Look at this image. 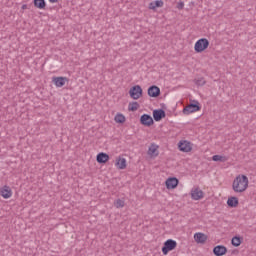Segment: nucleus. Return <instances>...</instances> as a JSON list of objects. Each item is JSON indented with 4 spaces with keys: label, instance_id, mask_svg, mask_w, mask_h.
Returning <instances> with one entry per match:
<instances>
[{
    "label": "nucleus",
    "instance_id": "30",
    "mask_svg": "<svg viewBox=\"0 0 256 256\" xmlns=\"http://www.w3.org/2000/svg\"><path fill=\"white\" fill-rule=\"evenodd\" d=\"M51 3H57L59 0H49Z\"/></svg>",
    "mask_w": 256,
    "mask_h": 256
},
{
    "label": "nucleus",
    "instance_id": "10",
    "mask_svg": "<svg viewBox=\"0 0 256 256\" xmlns=\"http://www.w3.org/2000/svg\"><path fill=\"white\" fill-rule=\"evenodd\" d=\"M165 183H166L167 189H175L177 185H179V179L175 177H171V178H168Z\"/></svg>",
    "mask_w": 256,
    "mask_h": 256
},
{
    "label": "nucleus",
    "instance_id": "3",
    "mask_svg": "<svg viewBox=\"0 0 256 256\" xmlns=\"http://www.w3.org/2000/svg\"><path fill=\"white\" fill-rule=\"evenodd\" d=\"M209 47V40L207 38H201L199 39L195 45H194V50L196 53H203L205 49Z\"/></svg>",
    "mask_w": 256,
    "mask_h": 256
},
{
    "label": "nucleus",
    "instance_id": "27",
    "mask_svg": "<svg viewBox=\"0 0 256 256\" xmlns=\"http://www.w3.org/2000/svg\"><path fill=\"white\" fill-rule=\"evenodd\" d=\"M185 7V3H183V2H178V4H177V9H179V10H181V9H183Z\"/></svg>",
    "mask_w": 256,
    "mask_h": 256
},
{
    "label": "nucleus",
    "instance_id": "22",
    "mask_svg": "<svg viewBox=\"0 0 256 256\" xmlns=\"http://www.w3.org/2000/svg\"><path fill=\"white\" fill-rule=\"evenodd\" d=\"M114 206L116 209H123V207H125V200L117 199L114 201Z\"/></svg>",
    "mask_w": 256,
    "mask_h": 256
},
{
    "label": "nucleus",
    "instance_id": "1",
    "mask_svg": "<svg viewBox=\"0 0 256 256\" xmlns=\"http://www.w3.org/2000/svg\"><path fill=\"white\" fill-rule=\"evenodd\" d=\"M248 187L249 178L243 174L238 175L232 183V189L234 193H245Z\"/></svg>",
    "mask_w": 256,
    "mask_h": 256
},
{
    "label": "nucleus",
    "instance_id": "13",
    "mask_svg": "<svg viewBox=\"0 0 256 256\" xmlns=\"http://www.w3.org/2000/svg\"><path fill=\"white\" fill-rule=\"evenodd\" d=\"M52 81L56 87H63L67 83V77H53Z\"/></svg>",
    "mask_w": 256,
    "mask_h": 256
},
{
    "label": "nucleus",
    "instance_id": "8",
    "mask_svg": "<svg viewBox=\"0 0 256 256\" xmlns=\"http://www.w3.org/2000/svg\"><path fill=\"white\" fill-rule=\"evenodd\" d=\"M0 195L3 199H11L13 197V191L9 186H3L0 188Z\"/></svg>",
    "mask_w": 256,
    "mask_h": 256
},
{
    "label": "nucleus",
    "instance_id": "7",
    "mask_svg": "<svg viewBox=\"0 0 256 256\" xmlns=\"http://www.w3.org/2000/svg\"><path fill=\"white\" fill-rule=\"evenodd\" d=\"M190 195L193 201H200V199H203L204 197V193L199 189V187L192 188Z\"/></svg>",
    "mask_w": 256,
    "mask_h": 256
},
{
    "label": "nucleus",
    "instance_id": "23",
    "mask_svg": "<svg viewBox=\"0 0 256 256\" xmlns=\"http://www.w3.org/2000/svg\"><path fill=\"white\" fill-rule=\"evenodd\" d=\"M139 109V103L138 102H131L128 105V110L129 111H137Z\"/></svg>",
    "mask_w": 256,
    "mask_h": 256
},
{
    "label": "nucleus",
    "instance_id": "20",
    "mask_svg": "<svg viewBox=\"0 0 256 256\" xmlns=\"http://www.w3.org/2000/svg\"><path fill=\"white\" fill-rule=\"evenodd\" d=\"M227 205L229 207H237V205H239V199H237V197H230L227 200Z\"/></svg>",
    "mask_w": 256,
    "mask_h": 256
},
{
    "label": "nucleus",
    "instance_id": "11",
    "mask_svg": "<svg viewBox=\"0 0 256 256\" xmlns=\"http://www.w3.org/2000/svg\"><path fill=\"white\" fill-rule=\"evenodd\" d=\"M148 155L150 157H157L159 155V145L152 143L148 148Z\"/></svg>",
    "mask_w": 256,
    "mask_h": 256
},
{
    "label": "nucleus",
    "instance_id": "24",
    "mask_svg": "<svg viewBox=\"0 0 256 256\" xmlns=\"http://www.w3.org/2000/svg\"><path fill=\"white\" fill-rule=\"evenodd\" d=\"M212 161H220L221 163H225V161H227V157L221 155H214L212 157Z\"/></svg>",
    "mask_w": 256,
    "mask_h": 256
},
{
    "label": "nucleus",
    "instance_id": "25",
    "mask_svg": "<svg viewBox=\"0 0 256 256\" xmlns=\"http://www.w3.org/2000/svg\"><path fill=\"white\" fill-rule=\"evenodd\" d=\"M114 121L116 123H123L125 121V116L123 114H116Z\"/></svg>",
    "mask_w": 256,
    "mask_h": 256
},
{
    "label": "nucleus",
    "instance_id": "28",
    "mask_svg": "<svg viewBox=\"0 0 256 256\" xmlns=\"http://www.w3.org/2000/svg\"><path fill=\"white\" fill-rule=\"evenodd\" d=\"M196 85H205V80H204L203 78L198 79V80L196 81Z\"/></svg>",
    "mask_w": 256,
    "mask_h": 256
},
{
    "label": "nucleus",
    "instance_id": "21",
    "mask_svg": "<svg viewBox=\"0 0 256 256\" xmlns=\"http://www.w3.org/2000/svg\"><path fill=\"white\" fill-rule=\"evenodd\" d=\"M34 7H36V9H45V0H34Z\"/></svg>",
    "mask_w": 256,
    "mask_h": 256
},
{
    "label": "nucleus",
    "instance_id": "4",
    "mask_svg": "<svg viewBox=\"0 0 256 256\" xmlns=\"http://www.w3.org/2000/svg\"><path fill=\"white\" fill-rule=\"evenodd\" d=\"M177 248V241L173 239H168L166 242H164V246L162 247V253L163 255H167L169 251H173Z\"/></svg>",
    "mask_w": 256,
    "mask_h": 256
},
{
    "label": "nucleus",
    "instance_id": "6",
    "mask_svg": "<svg viewBox=\"0 0 256 256\" xmlns=\"http://www.w3.org/2000/svg\"><path fill=\"white\" fill-rule=\"evenodd\" d=\"M178 149L182 151V153H191V151H193V143L188 140H182L178 143Z\"/></svg>",
    "mask_w": 256,
    "mask_h": 256
},
{
    "label": "nucleus",
    "instance_id": "19",
    "mask_svg": "<svg viewBox=\"0 0 256 256\" xmlns=\"http://www.w3.org/2000/svg\"><path fill=\"white\" fill-rule=\"evenodd\" d=\"M163 5H164V3H163L162 0H156V1L151 2V3L149 4V9H151L152 11H155V9H156L157 7H163Z\"/></svg>",
    "mask_w": 256,
    "mask_h": 256
},
{
    "label": "nucleus",
    "instance_id": "17",
    "mask_svg": "<svg viewBox=\"0 0 256 256\" xmlns=\"http://www.w3.org/2000/svg\"><path fill=\"white\" fill-rule=\"evenodd\" d=\"M194 241H196V243H205V241H207V235H205L204 233L198 232L194 234Z\"/></svg>",
    "mask_w": 256,
    "mask_h": 256
},
{
    "label": "nucleus",
    "instance_id": "12",
    "mask_svg": "<svg viewBox=\"0 0 256 256\" xmlns=\"http://www.w3.org/2000/svg\"><path fill=\"white\" fill-rule=\"evenodd\" d=\"M213 253L216 256H223L227 253V247H225L223 245L215 246L213 249Z\"/></svg>",
    "mask_w": 256,
    "mask_h": 256
},
{
    "label": "nucleus",
    "instance_id": "5",
    "mask_svg": "<svg viewBox=\"0 0 256 256\" xmlns=\"http://www.w3.org/2000/svg\"><path fill=\"white\" fill-rule=\"evenodd\" d=\"M129 95L131 99L137 101V99H141L143 96V88H141L139 85H136L129 90Z\"/></svg>",
    "mask_w": 256,
    "mask_h": 256
},
{
    "label": "nucleus",
    "instance_id": "9",
    "mask_svg": "<svg viewBox=\"0 0 256 256\" xmlns=\"http://www.w3.org/2000/svg\"><path fill=\"white\" fill-rule=\"evenodd\" d=\"M140 122L146 127H151V125H153V118L149 114H143L140 118Z\"/></svg>",
    "mask_w": 256,
    "mask_h": 256
},
{
    "label": "nucleus",
    "instance_id": "26",
    "mask_svg": "<svg viewBox=\"0 0 256 256\" xmlns=\"http://www.w3.org/2000/svg\"><path fill=\"white\" fill-rule=\"evenodd\" d=\"M232 245L233 247H239V245H241V237H233L232 238Z\"/></svg>",
    "mask_w": 256,
    "mask_h": 256
},
{
    "label": "nucleus",
    "instance_id": "29",
    "mask_svg": "<svg viewBox=\"0 0 256 256\" xmlns=\"http://www.w3.org/2000/svg\"><path fill=\"white\" fill-rule=\"evenodd\" d=\"M22 9H23V10L27 9V4H23V5H22Z\"/></svg>",
    "mask_w": 256,
    "mask_h": 256
},
{
    "label": "nucleus",
    "instance_id": "16",
    "mask_svg": "<svg viewBox=\"0 0 256 256\" xmlns=\"http://www.w3.org/2000/svg\"><path fill=\"white\" fill-rule=\"evenodd\" d=\"M165 117V110L158 109L153 111V118L155 121H161Z\"/></svg>",
    "mask_w": 256,
    "mask_h": 256
},
{
    "label": "nucleus",
    "instance_id": "15",
    "mask_svg": "<svg viewBox=\"0 0 256 256\" xmlns=\"http://www.w3.org/2000/svg\"><path fill=\"white\" fill-rule=\"evenodd\" d=\"M117 169H126L127 168V159L123 158V157H118L116 159V163H115Z\"/></svg>",
    "mask_w": 256,
    "mask_h": 256
},
{
    "label": "nucleus",
    "instance_id": "18",
    "mask_svg": "<svg viewBox=\"0 0 256 256\" xmlns=\"http://www.w3.org/2000/svg\"><path fill=\"white\" fill-rule=\"evenodd\" d=\"M97 163H107L109 161V156L107 153L101 152L96 157Z\"/></svg>",
    "mask_w": 256,
    "mask_h": 256
},
{
    "label": "nucleus",
    "instance_id": "2",
    "mask_svg": "<svg viewBox=\"0 0 256 256\" xmlns=\"http://www.w3.org/2000/svg\"><path fill=\"white\" fill-rule=\"evenodd\" d=\"M197 111H201V106H199V101L193 100V103L184 107L182 112L184 115H191V113H197Z\"/></svg>",
    "mask_w": 256,
    "mask_h": 256
},
{
    "label": "nucleus",
    "instance_id": "14",
    "mask_svg": "<svg viewBox=\"0 0 256 256\" xmlns=\"http://www.w3.org/2000/svg\"><path fill=\"white\" fill-rule=\"evenodd\" d=\"M161 94V89L157 86H151L148 88V95L149 97H159Z\"/></svg>",
    "mask_w": 256,
    "mask_h": 256
}]
</instances>
